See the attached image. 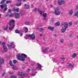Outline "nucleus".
I'll return each mask as SVG.
<instances>
[{"mask_svg": "<svg viewBox=\"0 0 78 78\" xmlns=\"http://www.w3.org/2000/svg\"><path fill=\"white\" fill-rule=\"evenodd\" d=\"M36 28L37 29V30H39V29H40V28H39V27H37Z\"/></svg>", "mask_w": 78, "mask_h": 78, "instance_id": "60", "label": "nucleus"}, {"mask_svg": "<svg viewBox=\"0 0 78 78\" xmlns=\"http://www.w3.org/2000/svg\"><path fill=\"white\" fill-rule=\"evenodd\" d=\"M16 5L17 6H20L22 5V3L19 2L18 4H16Z\"/></svg>", "mask_w": 78, "mask_h": 78, "instance_id": "24", "label": "nucleus"}, {"mask_svg": "<svg viewBox=\"0 0 78 78\" xmlns=\"http://www.w3.org/2000/svg\"><path fill=\"white\" fill-rule=\"evenodd\" d=\"M54 13L55 16H59V15H60V14H61V11H60L59 9H55Z\"/></svg>", "mask_w": 78, "mask_h": 78, "instance_id": "3", "label": "nucleus"}, {"mask_svg": "<svg viewBox=\"0 0 78 78\" xmlns=\"http://www.w3.org/2000/svg\"><path fill=\"white\" fill-rule=\"evenodd\" d=\"M4 30H8V27H4Z\"/></svg>", "mask_w": 78, "mask_h": 78, "instance_id": "41", "label": "nucleus"}, {"mask_svg": "<svg viewBox=\"0 0 78 78\" xmlns=\"http://www.w3.org/2000/svg\"><path fill=\"white\" fill-rule=\"evenodd\" d=\"M5 72H4L2 74V76H5Z\"/></svg>", "mask_w": 78, "mask_h": 78, "instance_id": "40", "label": "nucleus"}, {"mask_svg": "<svg viewBox=\"0 0 78 78\" xmlns=\"http://www.w3.org/2000/svg\"><path fill=\"white\" fill-rule=\"evenodd\" d=\"M11 2H12V1L11 0L7 1L6 2V4H8V3H11Z\"/></svg>", "mask_w": 78, "mask_h": 78, "instance_id": "32", "label": "nucleus"}, {"mask_svg": "<svg viewBox=\"0 0 78 78\" xmlns=\"http://www.w3.org/2000/svg\"><path fill=\"white\" fill-rule=\"evenodd\" d=\"M19 11V9L18 8L16 9H15V11H16V12H18Z\"/></svg>", "mask_w": 78, "mask_h": 78, "instance_id": "37", "label": "nucleus"}, {"mask_svg": "<svg viewBox=\"0 0 78 78\" xmlns=\"http://www.w3.org/2000/svg\"><path fill=\"white\" fill-rule=\"evenodd\" d=\"M37 66H38V67H37L36 68V69H35L34 70V69H32V72H34V71L36 70H40V69H41V65L39 63L37 64Z\"/></svg>", "mask_w": 78, "mask_h": 78, "instance_id": "4", "label": "nucleus"}, {"mask_svg": "<svg viewBox=\"0 0 78 78\" xmlns=\"http://www.w3.org/2000/svg\"><path fill=\"white\" fill-rule=\"evenodd\" d=\"M76 8H77V9H78V5H77L76 6Z\"/></svg>", "mask_w": 78, "mask_h": 78, "instance_id": "62", "label": "nucleus"}, {"mask_svg": "<svg viewBox=\"0 0 78 78\" xmlns=\"http://www.w3.org/2000/svg\"><path fill=\"white\" fill-rule=\"evenodd\" d=\"M15 33H16V34H20V31L17 30H16L15 31Z\"/></svg>", "mask_w": 78, "mask_h": 78, "instance_id": "19", "label": "nucleus"}, {"mask_svg": "<svg viewBox=\"0 0 78 78\" xmlns=\"http://www.w3.org/2000/svg\"><path fill=\"white\" fill-rule=\"evenodd\" d=\"M15 17L17 19V18H19V13H15Z\"/></svg>", "mask_w": 78, "mask_h": 78, "instance_id": "15", "label": "nucleus"}, {"mask_svg": "<svg viewBox=\"0 0 78 78\" xmlns=\"http://www.w3.org/2000/svg\"><path fill=\"white\" fill-rule=\"evenodd\" d=\"M64 28H62L61 29L62 33H64L65 31L66 30V29L68 27V23H65L63 24H62Z\"/></svg>", "mask_w": 78, "mask_h": 78, "instance_id": "2", "label": "nucleus"}, {"mask_svg": "<svg viewBox=\"0 0 78 78\" xmlns=\"http://www.w3.org/2000/svg\"><path fill=\"white\" fill-rule=\"evenodd\" d=\"M23 2H27V0H23Z\"/></svg>", "mask_w": 78, "mask_h": 78, "instance_id": "58", "label": "nucleus"}, {"mask_svg": "<svg viewBox=\"0 0 78 78\" xmlns=\"http://www.w3.org/2000/svg\"><path fill=\"white\" fill-rule=\"evenodd\" d=\"M53 60L54 62H56V59H55V58H53Z\"/></svg>", "mask_w": 78, "mask_h": 78, "instance_id": "39", "label": "nucleus"}, {"mask_svg": "<svg viewBox=\"0 0 78 78\" xmlns=\"http://www.w3.org/2000/svg\"><path fill=\"white\" fill-rule=\"evenodd\" d=\"M48 51V49L47 48L43 49V51L45 53V52H47Z\"/></svg>", "mask_w": 78, "mask_h": 78, "instance_id": "17", "label": "nucleus"}, {"mask_svg": "<svg viewBox=\"0 0 78 78\" xmlns=\"http://www.w3.org/2000/svg\"><path fill=\"white\" fill-rule=\"evenodd\" d=\"M65 2L64 1L58 0V5H61L62 4H64Z\"/></svg>", "mask_w": 78, "mask_h": 78, "instance_id": "7", "label": "nucleus"}, {"mask_svg": "<svg viewBox=\"0 0 78 78\" xmlns=\"http://www.w3.org/2000/svg\"><path fill=\"white\" fill-rule=\"evenodd\" d=\"M69 37H72V34H70L69 35Z\"/></svg>", "mask_w": 78, "mask_h": 78, "instance_id": "50", "label": "nucleus"}, {"mask_svg": "<svg viewBox=\"0 0 78 78\" xmlns=\"http://www.w3.org/2000/svg\"><path fill=\"white\" fill-rule=\"evenodd\" d=\"M5 1H6V0H2L0 3V4H3V3H4L5 2Z\"/></svg>", "mask_w": 78, "mask_h": 78, "instance_id": "27", "label": "nucleus"}, {"mask_svg": "<svg viewBox=\"0 0 78 78\" xmlns=\"http://www.w3.org/2000/svg\"><path fill=\"white\" fill-rule=\"evenodd\" d=\"M8 47H9V48H14V47H12V46L11 44H8Z\"/></svg>", "mask_w": 78, "mask_h": 78, "instance_id": "29", "label": "nucleus"}, {"mask_svg": "<svg viewBox=\"0 0 78 78\" xmlns=\"http://www.w3.org/2000/svg\"><path fill=\"white\" fill-rule=\"evenodd\" d=\"M39 31H41V32H42V31H44V29H43V28L40 29Z\"/></svg>", "mask_w": 78, "mask_h": 78, "instance_id": "35", "label": "nucleus"}, {"mask_svg": "<svg viewBox=\"0 0 78 78\" xmlns=\"http://www.w3.org/2000/svg\"><path fill=\"white\" fill-rule=\"evenodd\" d=\"M7 5H6L4 4V5H1V7L2 8V9H3V7H7Z\"/></svg>", "mask_w": 78, "mask_h": 78, "instance_id": "16", "label": "nucleus"}, {"mask_svg": "<svg viewBox=\"0 0 78 78\" xmlns=\"http://www.w3.org/2000/svg\"><path fill=\"white\" fill-rule=\"evenodd\" d=\"M18 2H21L22 1V0H17Z\"/></svg>", "mask_w": 78, "mask_h": 78, "instance_id": "53", "label": "nucleus"}, {"mask_svg": "<svg viewBox=\"0 0 78 78\" xmlns=\"http://www.w3.org/2000/svg\"><path fill=\"white\" fill-rule=\"evenodd\" d=\"M9 25H12L14 27V23H15V21L14 20H11L10 22L9 23Z\"/></svg>", "mask_w": 78, "mask_h": 78, "instance_id": "5", "label": "nucleus"}, {"mask_svg": "<svg viewBox=\"0 0 78 78\" xmlns=\"http://www.w3.org/2000/svg\"><path fill=\"white\" fill-rule=\"evenodd\" d=\"M73 13V10L72 9H71V11L69 12V15L70 16H72V14Z\"/></svg>", "mask_w": 78, "mask_h": 78, "instance_id": "21", "label": "nucleus"}, {"mask_svg": "<svg viewBox=\"0 0 78 78\" xmlns=\"http://www.w3.org/2000/svg\"><path fill=\"white\" fill-rule=\"evenodd\" d=\"M18 75L20 76H27L28 75L26 73H20L18 74Z\"/></svg>", "mask_w": 78, "mask_h": 78, "instance_id": "6", "label": "nucleus"}, {"mask_svg": "<svg viewBox=\"0 0 78 78\" xmlns=\"http://www.w3.org/2000/svg\"><path fill=\"white\" fill-rule=\"evenodd\" d=\"M13 11H16V9L15 8L12 9Z\"/></svg>", "mask_w": 78, "mask_h": 78, "instance_id": "52", "label": "nucleus"}, {"mask_svg": "<svg viewBox=\"0 0 78 78\" xmlns=\"http://www.w3.org/2000/svg\"><path fill=\"white\" fill-rule=\"evenodd\" d=\"M33 7H34V6H33V5H31V8H33Z\"/></svg>", "mask_w": 78, "mask_h": 78, "instance_id": "55", "label": "nucleus"}, {"mask_svg": "<svg viewBox=\"0 0 78 78\" xmlns=\"http://www.w3.org/2000/svg\"><path fill=\"white\" fill-rule=\"evenodd\" d=\"M51 21L52 22H54V19H52V20H51Z\"/></svg>", "mask_w": 78, "mask_h": 78, "instance_id": "57", "label": "nucleus"}, {"mask_svg": "<svg viewBox=\"0 0 78 78\" xmlns=\"http://www.w3.org/2000/svg\"><path fill=\"white\" fill-rule=\"evenodd\" d=\"M6 11H7V8L6 7H5L4 9V12H5Z\"/></svg>", "mask_w": 78, "mask_h": 78, "instance_id": "42", "label": "nucleus"}, {"mask_svg": "<svg viewBox=\"0 0 78 78\" xmlns=\"http://www.w3.org/2000/svg\"><path fill=\"white\" fill-rule=\"evenodd\" d=\"M16 67H13V69H16Z\"/></svg>", "mask_w": 78, "mask_h": 78, "instance_id": "54", "label": "nucleus"}, {"mask_svg": "<svg viewBox=\"0 0 78 78\" xmlns=\"http://www.w3.org/2000/svg\"><path fill=\"white\" fill-rule=\"evenodd\" d=\"M25 24L26 25H29L30 24V22L29 21H26L25 22Z\"/></svg>", "mask_w": 78, "mask_h": 78, "instance_id": "25", "label": "nucleus"}, {"mask_svg": "<svg viewBox=\"0 0 78 78\" xmlns=\"http://www.w3.org/2000/svg\"><path fill=\"white\" fill-rule=\"evenodd\" d=\"M2 47L4 52H7V51H8V49H7V47H6V46L5 45H3Z\"/></svg>", "mask_w": 78, "mask_h": 78, "instance_id": "10", "label": "nucleus"}, {"mask_svg": "<svg viewBox=\"0 0 78 78\" xmlns=\"http://www.w3.org/2000/svg\"><path fill=\"white\" fill-rule=\"evenodd\" d=\"M50 51L51 52H53V51H54L53 49H51Z\"/></svg>", "mask_w": 78, "mask_h": 78, "instance_id": "51", "label": "nucleus"}, {"mask_svg": "<svg viewBox=\"0 0 78 78\" xmlns=\"http://www.w3.org/2000/svg\"><path fill=\"white\" fill-rule=\"evenodd\" d=\"M48 30H51V31H53L54 30V27H51V26H48Z\"/></svg>", "mask_w": 78, "mask_h": 78, "instance_id": "12", "label": "nucleus"}, {"mask_svg": "<svg viewBox=\"0 0 78 78\" xmlns=\"http://www.w3.org/2000/svg\"><path fill=\"white\" fill-rule=\"evenodd\" d=\"M13 16V13H11V14L9 15V17H12Z\"/></svg>", "mask_w": 78, "mask_h": 78, "instance_id": "30", "label": "nucleus"}, {"mask_svg": "<svg viewBox=\"0 0 78 78\" xmlns=\"http://www.w3.org/2000/svg\"><path fill=\"white\" fill-rule=\"evenodd\" d=\"M30 69H27V72H30Z\"/></svg>", "mask_w": 78, "mask_h": 78, "instance_id": "61", "label": "nucleus"}, {"mask_svg": "<svg viewBox=\"0 0 78 78\" xmlns=\"http://www.w3.org/2000/svg\"><path fill=\"white\" fill-rule=\"evenodd\" d=\"M25 31V33H27L28 32V28L27 27H25L24 28Z\"/></svg>", "mask_w": 78, "mask_h": 78, "instance_id": "28", "label": "nucleus"}, {"mask_svg": "<svg viewBox=\"0 0 78 78\" xmlns=\"http://www.w3.org/2000/svg\"><path fill=\"white\" fill-rule=\"evenodd\" d=\"M23 35V33L22 32H20V35L21 36V37H22V36Z\"/></svg>", "mask_w": 78, "mask_h": 78, "instance_id": "44", "label": "nucleus"}, {"mask_svg": "<svg viewBox=\"0 0 78 78\" xmlns=\"http://www.w3.org/2000/svg\"><path fill=\"white\" fill-rule=\"evenodd\" d=\"M17 57L19 61H24L25 58L27 57V55L24 54H22L21 55L18 54L17 55Z\"/></svg>", "mask_w": 78, "mask_h": 78, "instance_id": "1", "label": "nucleus"}, {"mask_svg": "<svg viewBox=\"0 0 78 78\" xmlns=\"http://www.w3.org/2000/svg\"><path fill=\"white\" fill-rule=\"evenodd\" d=\"M0 67H2V63H3L4 62V59L3 58H1L0 59Z\"/></svg>", "mask_w": 78, "mask_h": 78, "instance_id": "9", "label": "nucleus"}, {"mask_svg": "<svg viewBox=\"0 0 78 78\" xmlns=\"http://www.w3.org/2000/svg\"><path fill=\"white\" fill-rule=\"evenodd\" d=\"M63 42H64V39H62L61 40V42L63 43Z\"/></svg>", "mask_w": 78, "mask_h": 78, "instance_id": "47", "label": "nucleus"}, {"mask_svg": "<svg viewBox=\"0 0 78 78\" xmlns=\"http://www.w3.org/2000/svg\"><path fill=\"white\" fill-rule=\"evenodd\" d=\"M10 45L12 46V45H14V43L13 42H12L11 43H10Z\"/></svg>", "mask_w": 78, "mask_h": 78, "instance_id": "46", "label": "nucleus"}, {"mask_svg": "<svg viewBox=\"0 0 78 78\" xmlns=\"http://www.w3.org/2000/svg\"><path fill=\"white\" fill-rule=\"evenodd\" d=\"M38 11L40 15H42V14H44V12H45V11H41L39 9L38 10Z\"/></svg>", "mask_w": 78, "mask_h": 78, "instance_id": "11", "label": "nucleus"}, {"mask_svg": "<svg viewBox=\"0 0 78 78\" xmlns=\"http://www.w3.org/2000/svg\"><path fill=\"white\" fill-rule=\"evenodd\" d=\"M5 43L4 42H3L2 43V45H5Z\"/></svg>", "mask_w": 78, "mask_h": 78, "instance_id": "59", "label": "nucleus"}, {"mask_svg": "<svg viewBox=\"0 0 78 78\" xmlns=\"http://www.w3.org/2000/svg\"><path fill=\"white\" fill-rule=\"evenodd\" d=\"M55 25L56 27H59V26L60 25V23H59V22L56 23H55Z\"/></svg>", "mask_w": 78, "mask_h": 78, "instance_id": "22", "label": "nucleus"}, {"mask_svg": "<svg viewBox=\"0 0 78 78\" xmlns=\"http://www.w3.org/2000/svg\"><path fill=\"white\" fill-rule=\"evenodd\" d=\"M38 9L39 10V9H37V8H35L34 9V11H35V12H36V11H38Z\"/></svg>", "mask_w": 78, "mask_h": 78, "instance_id": "34", "label": "nucleus"}, {"mask_svg": "<svg viewBox=\"0 0 78 78\" xmlns=\"http://www.w3.org/2000/svg\"><path fill=\"white\" fill-rule=\"evenodd\" d=\"M11 78H16L17 76H11Z\"/></svg>", "mask_w": 78, "mask_h": 78, "instance_id": "36", "label": "nucleus"}, {"mask_svg": "<svg viewBox=\"0 0 78 78\" xmlns=\"http://www.w3.org/2000/svg\"><path fill=\"white\" fill-rule=\"evenodd\" d=\"M76 56V53L73 54V55H72V57L73 58H75Z\"/></svg>", "mask_w": 78, "mask_h": 78, "instance_id": "26", "label": "nucleus"}, {"mask_svg": "<svg viewBox=\"0 0 78 78\" xmlns=\"http://www.w3.org/2000/svg\"><path fill=\"white\" fill-rule=\"evenodd\" d=\"M69 27H71V26H72V22H70L69 23Z\"/></svg>", "mask_w": 78, "mask_h": 78, "instance_id": "31", "label": "nucleus"}, {"mask_svg": "<svg viewBox=\"0 0 78 78\" xmlns=\"http://www.w3.org/2000/svg\"><path fill=\"white\" fill-rule=\"evenodd\" d=\"M9 74H12V72H10L9 73Z\"/></svg>", "mask_w": 78, "mask_h": 78, "instance_id": "63", "label": "nucleus"}, {"mask_svg": "<svg viewBox=\"0 0 78 78\" xmlns=\"http://www.w3.org/2000/svg\"><path fill=\"white\" fill-rule=\"evenodd\" d=\"M42 36V34H40V36L41 37V36Z\"/></svg>", "mask_w": 78, "mask_h": 78, "instance_id": "64", "label": "nucleus"}, {"mask_svg": "<svg viewBox=\"0 0 78 78\" xmlns=\"http://www.w3.org/2000/svg\"><path fill=\"white\" fill-rule=\"evenodd\" d=\"M35 32H34L33 34L32 35H31V37H30V39H32V40H34L35 38Z\"/></svg>", "mask_w": 78, "mask_h": 78, "instance_id": "8", "label": "nucleus"}, {"mask_svg": "<svg viewBox=\"0 0 78 78\" xmlns=\"http://www.w3.org/2000/svg\"><path fill=\"white\" fill-rule=\"evenodd\" d=\"M74 16H77V17H78V12H76L75 14L74 15Z\"/></svg>", "mask_w": 78, "mask_h": 78, "instance_id": "38", "label": "nucleus"}, {"mask_svg": "<svg viewBox=\"0 0 78 78\" xmlns=\"http://www.w3.org/2000/svg\"><path fill=\"white\" fill-rule=\"evenodd\" d=\"M31 76H35V75H34V74L32 73V74H31Z\"/></svg>", "mask_w": 78, "mask_h": 78, "instance_id": "49", "label": "nucleus"}, {"mask_svg": "<svg viewBox=\"0 0 78 78\" xmlns=\"http://www.w3.org/2000/svg\"><path fill=\"white\" fill-rule=\"evenodd\" d=\"M13 62L14 64H16L17 63V61L14 60H13Z\"/></svg>", "mask_w": 78, "mask_h": 78, "instance_id": "43", "label": "nucleus"}, {"mask_svg": "<svg viewBox=\"0 0 78 78\" xmlns=\"http://www.w3.org/2000/svg\"><path fill=\"white\" fill-rule=\"evenodd\" d=\"M24 7L25 9H28L29 8V5H28L27 4H24Z\"/></svg>", "mask_w": 78, "mask_h": 78, "instance_id": "14", "label": "nucleus"}, {"mask_svg": "<svg viewBox=\"0 0 78 78\" xmlns=\"http://www.w3.org/2000/svg\"><path fill=\"white\" fill-rule=\"evenodd\" d=\"M43 16L44 17L46 18V17H47V13H44L43 14Z\"/></svg>", "mask_w": 78, "mask_h": 78, "instance_id": "20", "label": "nucleus"}, {"mask_svg": "<svg viewBox=\"0 0 78 78\" xmlns=\"http://www.w3.org/2000/svg\"><path fill=\"white\" fill-rule=\"evenodd\" d=\"M25 36L26 37V39H29V37H30V38H31V34H29L28 35H26Z\"/></svg>", "mask_w": 78, "mask_h": 78, "instance_id": "13", "label": "nucleus"}, {"mask_svg": "<svg viewBox=\"0 0 78 78\" xmlns=\"http://www.w3.org/2000/svg\"><path fill=\"white\" fill-rule=\"evenodd\" d=\"M68 66H67V67H68V68H69V67H71L72 68H73V66L72 65V64H71L68 63Z\"/></svg>", "mask_w": 78, "mask_h": 78, "instance_id": "18", "label": "nucleus"}, {"mask_svg": "<svg viewBox=\"0 0 78 78\" xmlns=\"http://www.w3.org/2000/svg\"><path fill=\"white\" fill-rule=\"evenodd\" d=\"M5 16H6V17H8V16H9V15H8V14H6Z\"/></svg>", "mask_w": 78, "mask_h": 78, "instance_id": "56", "label": "nucleus"}, {"mask_svg": "<svg viewBox=\"0 0 78 78\" xmlns=\"http://www.w3.org/2000/svg\"><path fill=\"white\" fill-rule=\"evenodd\" d=\"M9 27V30H12L13 29V28L14 27V26H12Z\"/></svg>", "mask_w": 78, "mask_h": 78, "instance_id": "23", "label": "nucleus"}, {"mask_svg": "<svg viewBox=\"0 0 78 78\" xmlns=\"http://www.w3.org/2000/svg\"><path fill=\"white\" fill-rule=\"evenodd\" d=\"M62 60H63V61H64V60H65V58H61Z\"/></svg>", "mask_w": 78, "mask_h": 78, "instance_id": "48", "label": "nucleus"}, {"mask_svg": "<svg viewBox=\"0 0 78 78\" xmlns=\"http://www.w3.org/2000/svg\"><path fill=\"white\" fill-rule=\"evenodd\" d=\"M11 12V9H9L8 12H9V13H10Z\"/></svg>", "mask_w": 78, "mask_h": 78, "instance_id": "45", "label": "nucleus"}, {"mask_svg": "<svg viewBox=\"0 0 78 78\" xmlns=\"http://www.w3.org/2000/svg\"><path fill=\"white\" fill-rule=\"evenodd\" d=\"M9 64L11 66H12V61H10Z\"/></svg>", "mask_w": 78, "mask_h": 78, "instance_id": "33", "label": "nucleus"}]
</instances>
